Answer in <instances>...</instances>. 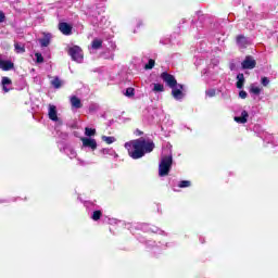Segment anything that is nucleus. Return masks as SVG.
Returning <instances> with one entry per match:
<instances>
[{
  "instance_id": "nucleus-20",
  "label": "nucleus",
  "mask_w": 278,
  "mask_h": 278,
  "mask_svg": "<svg viewBox=\"0 0 278 278\" xmlns=\"http://www.w3.org/2000/svg\"><path fill=\"white\" fill-rule=\"evenodd\" d=\"M100 152L103 155H115L116 154V152L111 148H104V149L100 150Z\"/></svg>"
},
{
  "instance_id": "nucleus-18",
  "label": "nucleus",
  "mask_w": 278,
  "mask_h": 278,
  "mask_svg": "<svg viewBox=\"0 0 278 278\" xmlns=\"http://www.w3.org/2000/svg\"><path fill=\"white\" fill-rule=\"evenodd\" d=\"M101 47H103V40L101 39H93L91 42V49H101Z\"/></svg>"
},
{
  "instance_id": "nucleus-37",
  "label": "nucleus",
  "mask_w": 278,
  "mask_h": 278,
  "mask_svg": "<svg viewBox=\"0 0 278 278\" xmlns=\"http://www.w3.org/2000/svg\"><path fill=\"white\" fill-rule=\"evenodd\" d=\"M152 231H153L154 233H157L159 229H157V228H154V229H152Z\"/></svg>"
},
{
  "instance_id": "nucleus-7",
  "label": "nucleus",
  "mask_w": 278,
  "mask_h": 278,
  "mask_svg": "<svg viewBox=\"0 0 278 278\" xmlns=\"http://www.w3.org/2000/svg\"><path fill=\"white\" fill-rule=\"evenodd\" d=\"M83 147L87 149H91V151H96L97 149V140L88 137H83L81 139Z\"/></svg>"
},
{
  "instance_id": "nucleus-25",
  "label": "nucleus",
  "mask_w": 278,
  "mask_h": 278,
  "mask_svg": "<svg viewBox=\"0 0 278 278\" xmlns=\"http://www.w3.org/2000/svg\"><path fill=\"white\" fill-rule=\"evenodd\" d=\"M190 186H192V182H190V180H181V181L178 184V187H179V188H190Z\"/></svg>"
},
{
  "instance_id": "nucleus-16",
  "label": "nucleus",
  "mask_w": 278,
  "mask_h": 278,
  "mask_svg": "<svg viewBox=\"0 0 278 278\" xmlns=\"http://www.w3.org/2000/svg\"><path fill=\"white\" fill-rule=\"evenodd\" d=\"M39 42L41 47H47L48 45H51V34L45 35L43 38L39 39Z\"/></svg>"
},
{
  "instance_id": "nucleus-6",
  "label": "nucleus",
  "mask_w": 278,
  "mask_h": 278,
  "mask_svg": "<svg viewBox=\"0 0 278 278\" xmlns=\"http://www.w3.org/2000/svg\"><path fill=\"white\" fill-rule=\"evenodd\" d=\"M256 64H257V62H255V59H253V56L249 55V56H245V59L241 63V66L244 70L251 71V70L255 68Z\"/></svg>"
},
{
  "instance_id": "nucleus-21",
  "label": "nucleus",
  "mask_w": 278,
  "mask_h": 278,
  "mask_svg": "<svg viewBox=\"0 0 278 278\" xmlns=\"http://www.w3.org/2000/svg\"><path fill=\"white\" fill-rule=\"evenodd\" d=\"M14 48H15L16 53H25V46H23L18 42H15Z\"/></svg>"
},
{
  "instance_id": "nucleus-3",
  "label": "nucleus",
  "mask_w": 278,
  "mask_h": 278,
  "mask_svg": "<svg viewBox=\"0 0 278 278\" xmlns=\"http://www.w3.org/2000/svg\"><path fill=\"white\" fill-rule=\"evenodd\" d=\"M67 53L74 62H77V64L84 62V50H81L79 46L68 48Z\"/></svg>"
},
{
  "instance_id": "nucleus-12",
  "label": "nucleus",
  "mask_w": 278,
  "mask_h": 278,
  "mask_svg": "<svg viewBox=\"0 0 278 278\" xmlns=\"http://www.w3.org/2000/svg\"><path fill=\"white\" fill-rule=\"evenodd\" d=\"M0 68L2 71H12V68H14V63H12L11 61H3L0 59Z\"/></svg>"
},
{
  "instance_id": "nucleus-8",
  "label": "nucleus",
  "mask_w": 278,
  "mask_h": 278,
  "mask_svg": "<svg viewBox=\"0 0 278 278\" xmlns=\"http://www.w3.org/2000/svg\"><path fill=\"white\" fill-rule=\"evenodd\" d=\"M59 29L64 36H71V34H73V26L66 22L59 23Z\"/></svg>"
},
{
  "instance_id": "nucleus-23",
  "label": "nucleus",
  "mask_w": 278,
  "mask_h": 278,
  "mask_svg": "<svg viewBox=\"0 0 278 278\" xmlns=\"http://www.w3.org/2000/svg\"><path fill=\"white\" fill-rule=\"evenodd\" d=\"M250 92L252 94H256L257 96V94H260V92H262V89L260 87L255 86V85H251Z\"/></svg>"
},
{
  "instance_id": "nucleus-30",
  "label": "nucleus",
  "mask_w": 278,
  "mask_h": 278,
  "mask_svg": "<svg viewBox=\"0 0 278 278\" xmlns=\"http://www.w3.org/2000/svg\"><path fill=\"white\" fill-rule=\"evenodd\" d=\"M135 94V89L129 87L126 89V92H125V97H134Z\"/></svg>"
},
{
  "instance_id": "nucleus-2",
  "label": "nucleus",
  "mask_w": 278,
  "mask_h": 278,
  "mask_svg": "<svg viewBox=\"0 0 278 278\" xmlns=\"http://www.w3.org/2000/svg\"><path fill=\"white\" fill-rule=\"evenodd\" d=\"M173 167V155H165L161 157V162L159 164V176L166 177L170 173V168Z\"/></svg>"
},
{
  "instance_id": "nucleus-29",
  "label": "nucleus",
  "mask_w": 278,
  "mask_h": 278,
  "mask_svg": "<svg viewBox=\"0 0 278 278\" xmlns=\"http://www.w3.org/2000/svg\"><path fill=\"white\" fill-rule=\"evenodd\" d=\"M102 216L101 211H94L91 215L92 220H99Z\"/></svg>"
},
{
  "instance_id": "nucleus-15",
  "label": "nucleus",
  "mask_w": 278,
  "mask_h": 278,
  "mask_svg": "<svg viewBox=\"0 0 278 278\" xmlns=\"http://www.w3.org/2000/svg\"><path fill=\"white\" fill-rule=\"evenodd\" d=\"M236 86H237V88H239V90H242V88H244V74L237 75Z\"/></svg>"
},
{
  "instance_id": "nucleus-31",
  "label": "nucleus",
  "mask_w": 278,
  "mask_h": 278,
  "mask_svg": "<svg viewBox=\"0 0 278 278\" xmlns=\"http://www.w3.org/2000/svg\"><path fill=\"white\" fill-rule=\"evenodd\" d=\"M206 97H216V89H208L206 90Z\"/></svg>"
},
{
  "instance_id": "nucleus-32",
  "label": "nucleus",
  "mask_w": 278,
  "mask_h": 278,
  "mask_svg": "<svg viewBox=\"0 0 278 278\" xmlns=\"http://www.w3.org/2000/svg\"><path fill=\"white\" fill-rule=\"evenodd\" d=\"M262 86H268V84H270V80L268 79V77H263L261 79Z\"/></svg>"
},
{
  "instance_id": "nucleus-38",
  "label": "nucleus",
  "mask_w": 278,
  "mask_h": 278,
  "mask_svg": "<svg viewBox=\"0 0 278 278\" xmlns=\"http://www.w3.org/2000/svg\"><path fill=\"white\" fill-rule=\"evenodd\" d=\"M151 113H152V114H155V109H151Z\"/></svg>"
},
{
  "instance_id": "nucleus-9",
  "label": "nucleus",
  "mask_w": 278,
  "mask_h": 278,
  "mask_svg": "<svg viewBox=\"0 0 278 278\" xmlns=\"http://www.w3.org/2000/svg\"><path fill=\"white\" fill-rule=\"evenodd\" d=\"M237 45L242 49H245V47H249V45H251V41L249 40V38L240 35L237 37Z\"/></svg>"
},
{
  "instance_id": "nucleus-13",
  "label": "nucleus",
  "mask_w": 278,
  "mask_h": 278,
  "mask_svg": "<svg viewBox=\"0 0 278 278\" xmlns=\"http://www.w3.org/2000/svg\"><path fill=\"white\" fill-rule=\"evenodd\" d=\"M248 119H249V112L247 111H242L241 116L235 117L236 123H240L241 125H244V123H247Z\"/></svg>"
},
{
  "instance_id": "nucleus-33",
  "label": "nucleus",
  "mask_w": 278,
  "mask_h": 278,
  "mask_svg": "<svg viewBox=\"0 0 278 278\" xmlns=\"http://www.w3.org/2000/svg\"><path fill=\"white\" fill-rule=\"evenodd\" d=\"M239 97H240V99H245V98L248 97L247 91L241 90V91L239 92Z\"/></svg>"
},
{
  "instance_id": "nucleus-36",
  "label": "nucleus",
  "mask_w": 278,
  "mask_h": 278,
  "mask_svg": "<svg viewBox=\"0 0 278 278\" xmlns=\"http://www.w3.org/2000/svg\"><path fill=\"white\" fill-rule=\"evenodd\" d=\"M96 108H97V105L91 104V105L89 106L90 112H92Z\"/></svg>"
},
{
  "instance_id": "nucleus-5",
  "label": "nucleus",
  "mask_w": 278,
  "mask_h": 278,
  "mask_svg": "<svg viewBox=\"0 0 278 278\" xmlns=\"http://www.w3.org/2000/svg\"><path fill=\"white\" fill-rule=\"evenodd\" d=\"M161 79H163V81L166 83V86H168V88H174L175 86H177V79H175V76L164 72L161 74Z\"/></svg>"
},
{
  "instance_id": "nucleus-11",
  "label": "nucleus",
  "mask_w": 278,
  "mask_h": 278,
  "mask_svg": "<svg viewBox=\"0 0 278 278\" xmlns=\"http://www.w3.org/2000/svg\"><path fill=\"white\" fill-rule=\"evenodd\" d=\"M70 101H71L72 108H74L75 110H80V108L84 106V104H81V100L76 96H73Z\"/></svg>"
},
{
  "instance_id": "nucleus-22",
  "label": "nucleus",
  "mask_w": 278,
  "mask_h": 278,
  "mask_svg": "<svg viewBox=\"0 0 278 278\" xmlns=\"http://www.w3.org/2000/svg\"><path fill=\"white\" fill-rule=\"evenodd\" d=\"M153 92H164V85L162 84H153Z\"/></svg>"
},
{
  "instance_id": "nucleus-17",
  "label": "nucleus",
  "mask_w": 278,
  "mask_h": 278,
  "mask_svg": "<svg viewBox=\"0 0 278 278\" xmlns=\"http://www.w3.org/2000/svg\"><path fill=\"white\" fill-rule=\"evenodd\" d=\"M65 153L70 156V160H75V157H77V152L71 147L65 148Z\"/></svg>"
},
{
  "instance_id": "nucleus-35",
  "label": "nucleus",
  "mask_w": 278,
  "mask_h": 278,
  "mask_svg": "<svg viewBox=\"0 0 278 278\" xmlns=\"http://www.w3.org/2000/svg\"><path fill=\"white\" fill-rule=\"evenodd\" d=\"M153 118L155 117L153 116V114H151V116L148 117V123H153Z\"/></svg>"
},
{
  "instance_id": "nucleus-19",
  "label": "nucleus",
  "mask_w": 278,
  "mask_h": 278,
  "mask_svg": "<svg viewBox=\"0 0 278 278\" xmlns=\"http://www.w3.org/2000/svg\"><path fill=\"white\" fill-rule=\"evenodd\" d=\"M51 85L53 88H62V80H60L59 77H55L54 79L51 80Z\"/></svg>"
},
{
  "instance_id": "nucleus-10",
  "label": "nucleus",
  "mask_w": 278,
  "mask_h": 278,
  "mask_svg": "<svg viewBox=\"0 0 278 278\" xmlns=\"http://www.w3.org/2000/svg\"><path fill=\"white\" fill-rule=\"evenodd\" d=\"M48 116L50 121L58 122V109L55 108V105H49Z\"/></svg>"
},
{
  "instance_id": "nucleus-24",
  "label": "nucleus",
  "mask_w": 278,
  "mask_h": 278,
  "mask_svg": "<svg viewBox=\"0 0 278 278\" xmlns=\"http://www.w3.org/2000/svg\"><path fill=\"white\" fill-rule=\"evenodd\" d=\"M102 140L103 142H106V144H113V142H116V138L108 136H102Z\"/></svg>"
},
{
  "instance_id": "nucleus-26",
  "label": "nucleus",
  "mask_w": 278,
  "mask_h": 278,
  "mask_svg": "<svg viewBox=\"0 0 278 278\" xmlns=\"http://www.w3.org/2000/svg\"><path fill=\"white\" fill-rule=\"evenodd\" d=\"M35 58H36L37 64H42V62H45V58L42 56V54L40 52H36Z\"/></svg>"
},
{
  "instance_id": "nucleus-4",
  "label": "nucleus",
  "mask_w": 278,
  "mask_h": 278,
  "mask_svg": "<svg viewBox=\"0 0 278 278\" xmlns=\"http://www.w3.org/2000/svg\"><path fill=\"white\" fill-rule=\"evenodd\" d=\"M172 96L176 101H181L186 97V88L184 85L178 84L172 87Z\"/></svg>"
},
{
  "instance_id": "nucleus-39",
  "label": "nucleus",
  "mask_w": 278,
  "mask_h": 278,
  "mask_svg": "<svg viewBox=\"0 0 278 278\" xmlns=\"http://www.w3.org/2000/svg\"><path fill=\"white\" fill-rule=\"evenodd\" d=\"M78 162H79V164L84 165V161H81V160H78Z\"/></svg>"
},
{
  "instance_id": "nucleus-1",
  "label": "nucleus",
  "mask_w": 278,
  "mask_h": 278,
  "mask_svg": "<svg viewBox=\"0 0 278 278\" xmlns=\"http://www.w3.org/2000/svg\"><path fill=\"white\" fill-rule=\"evenodd\" d=\"M125 149H127L128 154L132 157V160H140V157H144L146 153H151V151L155 149V143H153V141H147L140 138L126 142Z\"/></svg>"
},
{
  "instance_id": "nucleus-14",
  "label": "nucleus",
  "mask_w": 278,
  "mask_h": 278,
  "mask_svg": "<svg viewBox=\"0 0 278 278\" xmlns=\"http://www.w3.org/2000/svg\"><path fill=\"white\" fill-rule=\"evenodd\" d=\"M10 86H12V79L8 77H2V90L4 92H10Z\"/></svg>"
},
{
  "instance_id": "nucleus-34",
  "label": "nucleus",
  "mask_w": 278,
  "mask_h": 278,
  "mask_svg": "<svg viewBox=\"0 0 278 278\" xmlns=\"http://www.w3.org/2000/svg\"><path fill=\"white\" fill-rule=\"evenodd\" d=\"M5 21V13L3 11H0V23H3Z\"/></svg>"
},
{
  "instance_id": "nucleus-27",
  "label": "nucleus",
  "mask_w": 278,
  "mask_h": 278,
  "mask_svg": "<svg viewBox=\"0 0 278 278\" xmlns=\"http://www.w3.org/2000/svg\"><path fill=\"white\" fill-rule=\"evenodd\" d=\"M94 134H97V130L96 129H92V128H85V136H88V138L94 136Z\"/></svg>"
},
{
  "instance_id": "nucleus-28",
  "label": "nucleus",
  "mask_w": 278,
  "mask_h": 278,
  "mask_svg": "<svg viewBox=\"0 0 278 278\" xmlns=\"http://www.w3.org/2000/svg\"><path fill=\"white\" fill-rule=\"evenodd\" d=\"M153 66H155V60L150 59L148 64H146L144 68H146V71H151V68H153Z\"/></svg>"
}]
</instances>
